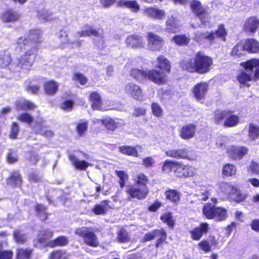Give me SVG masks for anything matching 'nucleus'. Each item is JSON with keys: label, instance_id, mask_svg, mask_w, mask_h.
I'll use <instances>...</instances> for the list:
<instances>
[{"label": "nucleus", "instance_id": "obj_1", "mask_svg": "<svg viewBox=\"0 0 259 259\" xmlns=\"http://www.w3.org/2000/svg\"><path fill=\"white\" fill-rule=\"evenodd\" d=\"M41 41V33L35 29L30 30L26 36L18 38L16 44L20 49L25 48L26 46H32L18 59V67L29 69L32 66L37 56L38 45Z\"/></svg>", "mask_w": 259, "mask_h": 259}, {"label": "nucleus", "instance_id": "obj_2", "mask_svg": "<svg viewBox=\"0 0 259 259\" xmlns=\"http://www.w3.org/2000/svg\"><path fill=\"white\" fill-rule=\"evenodd\" d=\"M213 65V58L200 51L195 53L193 58L183 59L179 62L182 70L200 75L209 72Z\"/></svg>", "mask_w": 259, "mask_h": 259}, {"label": "nucleus", "instance_id": "obj_3", "mask_svg": "<svg viewBox=\"0 0 259 259\" xmlns=\"http://www.w3.org/2000/svg\"><path fill=\"white\" fill-rule=\"evenodd\" d=\"M240 65L244 69L242 70L237 75L236 78L243 86L249 87L248 83L251 81L259 80V59L252 58L245 62L240 63Z\"/></svg>", "mask_w": 259, "mask_h": 259}, {"label": "nucleus", "instance_id": "obj_4", "mask_svg": "<svg viewBox=\"0 0 259 259\" xmlns=\"http://www.w3.org/2000/svg\"><path fill=\"white\" fill-rule=\"evenodd\" d=\"M135 185H130L125 190L128 199H136L140 200L145 199L149 194L147 184L149 183L148 176L143 172L137 174L133 179Z\"/></svg>", "mask_w": 259, "mask_h": 259}, {"label": "nucleus", "instance_id": "obj_5", "mask_svg": "<svg viewBox=\"0 0 259 259\" xmlns=\"http://www.w3.org/2000/svg\"><path fill=\"white\" fill-rule=\"evenodd\" d=\"M130 75L133 78L140 82H142L146 80H149L155 84H163L166 82L165 75L156 69L147 70L133 68L130 71Z\"/></svg>", "mask_w": 259, "mask_h": 259}, {"label": "nucleus", "instance_id": "obj_6", "mask_svg": "<svg viewBox=\"0 0 259 259\" xmlns=\"http://www.w3.org/2000/svg\"><path fill=\"white\" fill-rule=\"evenodd\" d=\"M202 212L203 217L206 219L213 220L218 222L225 221L228 217L227 209L210 202H206L203 204Z\"/></svg>", "mask_w": 259, "mask_h": 259}, {"label": "nucleus", "instance_id": "obj_7", "mask_svg": "<svg viewBox=\"0 0 259 259\" xmlns=\"http://www.w3.org/2000/svg\"><path fill=\"white\" fill-rule=\"evenodd\" d=\"M212 120L215 124L223 122L224 127H232L238 124L239 117L231 110H216L213 112Z\"/></svg>", "mask_w": 259, "mask_h": 259}, {"label": "nucleus", "instance_id": "obj_8", "mask_svg": "<svg viewBox=\"0 0 259 259\" xmlns=\"http://www.w3.org/2000/svg\"><path fill=\"white\" fill-rule=\"evenodd\" d=\"M167 233L163 228L155 229L146 233L141 242L144 243L156 239L154 246L156 248H159L167 243Z\"/></svg>", "mask_w": 259, "mask_h": 259}, {"label": "nucleus", "instance_id": "obj_9", "mask_svg": "<svg viewBox=\"0 0 259 259\" xmlns=\"http://www.w3.org/2000/svg\"><path fill=\"white\" fill-rule=\"evenodd\" d=\"M227 31L224 24H220L215 31H205L199 33L196 37L198 39H204L211 45L215 42V38H219L223 41H226Z\"/></svg>", "mask_w": 259, "mask_h": 259}, {"label": "nucleus", "instance_id": "obj_10", "mask_svg": "<svg viewBox=\"0 0 259 259\" xmlns=\"http://www.w3.org/2000/svg\"><path fill=\"white\" fill-rule=\"evenodd\" d=\"M74 233L82 238L84 243L88 246L97 247L99 245V242L95 231L91 227L77 228L75 230Z\"/></svg>", "mask_w": 259, "mask_h": 259}, {"label": "nucleus", "instance_id": "obj_11", "mask_svg": "<svg viewBox=\"0 0 259 259\" xmlns=\"http://www.w3.org/2000/svg\"><path fill=\"white\" fill-rule=\"evenodd\" d=\"M146 39L148 48L152 52H160L164 48V38L153 32H147Z\"/></svg>", "mask_w": 259, "mask_h": 259}, {"label": "nucleus", "instance_id": "obj_12", "mask_svg": "<svg viewBox=\"0 0 259 259\" xmlns=\"http://www.w3.org/2000/svg\"><path fill=\"white\" fill-rule=\"evenodd\" d=\"M190 7L192 13L199 18L201 24L205 25L209 23L211 17L207 10L203 7L200 1L192 0Z\"/></svg>", "mask_w": 259, "mask_h": 259}, {"label": "nucleus", "instance_id": "obj_13", "mask_svg": "<svg viewBox=\"0 0 259 259\" xmlns=\"http://www.w3.org/2000/svg\"><path fill=\"white\" fill-rule=\"evenodd\" d=\"M209 90V84L205 81H200L196 83L192 88L191 93L195 100L203 103L205 100L207 92Z\"/></svg>", "mask_w": 259, "mask_h": 259}, {"label": "nucleus", "instance_id": "obj_14", "mask_svg": "<svg viewBox=\"0 0 259 259\" xmlns=\"http://www.w3.org/2000/svg\"><path fill=\"white\" fill-rule=\"evenodd\" d=\"M226 152L232 160H241L248 154L249 148L245 146L232 145L227 148Z\"/></svg>", "mask_w": 259, "mask_h": 259}, {"label": "nucleus", "instance_id": "obj_15", "mask_svg": "<svg viewBox=\"0 0 259 259\" xmlns=\"http://www.w3.org/2000/svg\"><path fill=\"white\" fill-rule=\"evenodd\" d=\"M157 65L156 68L159 69L157 70L159 72H161L165 75L166 82L163 84H156L158 85H165L168 83L169 79L167 73H169L171 71V64L168 59L165 58L162 55H159L156 58Z\"/></svg>", "mask_w": 259, "mask_h": 259}, {"label": "nucleus", "instance_id": "obj_16", "mask_svg": "<svg viewBox=\"0 0 259 259\" xmlns=\"http://www.w3.org/2000/svg\"><path fill=\"white\" fill-rule=\"evenodd\" d=\"M175 170V176L178 178H186L194 176L196 174L194 168L189 165H185L182 162L178 161Z\"/></svg>", "mask_w": 259, "mask_h": 259}, {"label": "nucleus", "instance_id": "obj_17", "mask_svg": "<svg viewBox=\"0 0 259 259\" xmlns=\"http://www.w3.org/2000/svg\"><path fill=\"white\" fill-rule=\"evenodd\" d=\"M126 93L133 99L137 101H142L144 98L142 88L136 83L130 82L125 86Z\"/></svg>", "mask_w": 259, "mask_h": 259}, {"label": "nucleus", "instance_id": "obj_18", "mask_svg": "<svg viewBox=\"0 0 259 259\" xmlns=\"http://www.w3.org/2000/svg\"><path fill=\"white\" fill-rule=\"evenodd\" d=\"M126 46L132 49H140L144 47L145 42L143 36L134 33L128 35L125 40Z\"/></svg>", "mask_w": 259, "mask_h": 259}, {"label": "nucleus", "instance_id": "obj_19", "mask_svg": "<svg viewBox=\"0 0 259 259\" xmlns=\"http://www.w3.org/2000/svg\"><path fill=\"white\" fill-rule=\"evenodd\" d=\"M209 230V224L206 222L201 223L198 227H194L189 231L191 238L193 240L199 241L203 235L206 234Z\"/></svg>", "mask_w": 259, "mask_h": 259}, {"label": "nucleus", "instance_id": "obj_20", "mask_svg": "<svg viewBox=\"0 0 259 259\" xmlns=\"http://www.w3.org/2000/svg\"><path fill=\"white\" fill-rule=\"evenodd\" d=\"M218 245L219 242L214 235L210 236L209 239H203L197 244L198 248L205 253L211 251L212 247L218 248Z\"/></svg>", "mask_w": 259, "mask_h": 259}, {"label": "nucleus", "instance_id": "obj_21", "mask_svg": "<svg viewBox=\"0 0 259 259\" xmlns=\"http://www.w3.org/2000/svg\"><path fill=\"white\" fill-rule=\"evenodd\" d=\"M196 129L197 126L194 123L184 124L179 129V135L183 140H190L195 136Z\"/></svg>", "mask_w": 259, "mask_h": 259}, {"label": "nucleus", "instance_id": "obj_22", "mask_svg": "<svg viewBox=\"0 0 259 259\" xmlns=\"http://www.w3.org/2000/svg\"><path fill=\"white\" fill-rule=\"evenodd\" d=\"M23 178L18 170L13 171L7 178V184L13 188H19L22 189Z\"/></svg>", "mask_w": 259, "mask_h": 259}, {"label": "nucleus", "instance_id": "obj_23", "mask_svg": "<svg viewBox=\"0 0 259 259\" xmlns=\"http://www.w3.org/2000/svg\"><path fill=\"white\" fill-rule=\"evenodd\" d=\"M1 18L5 23L15 22L20 19V15L13 9L8 8L2 13Z\"/></svg>", "mask_w": 259, "mask_h": 259}, {"label": "nucleus", "instance_id": "obj_24", "mask_svg": "<svg viewBox=\"0 0 259 259\" xmlns=\"http://www.w3.org/2000/svg\"><path fill=\"white\" fill-rule=\"evenodd\" d=\"M144 13L149 18L158 20H162L166 16L165 12L163 10L153 7L146 8L144 10Z\"/></svg>", "mask_w": 259, "mask_h": 259}, {"label": "nucleus", "instance_id": "obj_25", "mask_svg": "<svg viewBox=\"0 0 259 259\" xmlns=\"http://www.w3.org/2000/svg\"><path fill=\"white\" fill-rule=\"evenodd\" d=\"M259 26V19L255 16L248 18L244 22L243 30L248 33L254 34Z\"/></svg>", "mask_w": 259, "mask_h": 259}, {"label": "nucleus", "instance_id": "obj_26", "mask_svg": "<svg viewBox=\"0 0 259 259\" xmlns=\"http://www.w3.org/2000/svg\"><path fill=\"white\" fill-rule=\"evenodd\" d=\"M167 156L175 159H189L188 150L186 148L171 149L165 152Z\"/></svg>", "mask_w": 259, "mask_h": 259}, {"label": "nucleus", "instance_id": "obj_27", "mask_svg": "<svg viewBox=\"0 0 259 259\" xmlns=\"http://www.w3.org/2000/svg\"><path fill=\"white\" fill-rule=\"evenodd\" d=\"M89 101L91 103V107L93 110H100L103 104L101 96L97 91L90 93Z\"/></svg>", "mask_w": 259, "mask_h": 259}, {"label": "nucleus", "instance_id": "obj_28", "mask_svg": "<svg viewBox=\"0 0 259 259\" xmlns=\"http://www.w3.org/2000/svg\"><path fill=\"white\" fill-rule=\"evenodd\" d=\"M243 45L244 49L248 53L256 54L259 53V42L254 38L246 39Z\"/></svg>", "mask_w": 259, "mask_h": 259}, {"label": "nucleus", "instance_id": "obj_29", "mask_svg": "<svg viewBox=\"0 0 259 259\" xmlns=\"http://www.w3.org/2000/svg\"><path fill=\"white\" fill-rule=\"evenodd\" d=\"M166 200L177 205L180 201L181 193L176 189H168L164 192Z\"/></svg>", "mask_w": 259, "mask_h": 259}, {"label": "nucleus", "instance_id": "obj_30", "mask_svg": "<svg viewBox=\"0 0 259 259\" xmlns=\"http://www.w3.org/2000/svg\"><path fill=\"white\" fill-rule=\"evenodd\" d=\"M247 197V194L242 193L240 190L234 187L232 188V192L228 194L229 199L237 203L244 201Z\"/></svg>", "mask_w": 259, "mask_h": 259}, {"label": "nucleus", "instance_id": "obj_31", "mask_svg": "<svg viewBox=\"0 0 259 259\" xmlns=\"http://www.w3.org/2000/svg\"><path fill=\"white\" fill-rule=\"evenodd\" d=\"M59 84L54 80H49L45 82L44 91L47 95L53 96L58 91Z\"/></svg>", "mask_w": 259, "mask_h": 259}, {"label": "nucleus", "instance_id": "obj_32", "mask_svg": "<svg viewBox=\"0 0 259 259\" xmlns=\"http://www.w3.org/2000/svg\"><path fill=\"white\" fill-rule=\"evenodd\" d=\"M54 236V232L49 229L41 231L37 237V242L43 244L45 247H48L47 244Z\"/></svg>", "mask_w": 259, "mask_h": 259}, {"label": "nucleus", "instance_id": "obj_33", "mask_svg": "<svg viewBox=\"0 0 259 259\" xmlns=\"http://www.w3.org/2000/svg\"><path fill=\"white\" fill-rule=\"evenodd\" d=\"M137 148L142 149V147L139 145L135 146L122 145L119 147V151L122 154L137 157L139 156Z\"/></svg>", "mask_w": 259, "mask_h": 259}, {"label": "nucleus", "instance_id": "obj_34", "mask_svg": "<svg viewBox=\"0 0 259 259\" xmlns=\"http://www.w3.org/2000/svg\"><path fill=\"white\" fill-rule=\"evenodd\" d=\"M165 26L168 32L175 33L180 27L179 20L175 16L171 15L167 19Z\"/></svg>", "mask_w": 259, "mask_h": 259}, {"label": "nucleus", "instance_id": "obj_35", "mask_svg": "<svg viewBox=\"0 0 259 259\" xmlns=\"http://www.w3.org/2000/svg\"><path fill=\"white\" fill-rule=\"evenodd\" d=\"M117 5L118 7L129 9L135 13L139 12L140 9V5L136 0H119L118 1Z\"/></svg>", "mask_w": 259, "mask_h": 259}, {"label": "nucleus", "instance_id": "obj_36", "mask_svg": "<svg viewBox=\"0 0 259 259\" xmlns=\"http://www.w3.org/2000/svg\"><path fill=\"white\" fill-rule=\"evenodd\" d=\"M69 243V239L67 236L61 235L57 237L54 239L50 240L47 246L50 248L62 247L66 246Z\"/></svg>", "mask_w": 259, "mask_h": 259}, {"label": "nucleus", "instance_id": "obj_37", "mask_svg": "<svg viewBox=\"0 0 259 259\" xmlns=\"http://www.w3.org/2000/svg\"><path fill=\"white\" fill-rule=\"evenodd\" d=\"M37 107V106L32 102L23 100L18 101L15 103V108L17 111L32 110Z\"/></svg>", "mask_w": 259, "mask_h": 259}, {"label": "nucleus", "instance_id": "obj_38", "mask_svg": "<svg viewBox=\"0 0 259 259\" xmlns=\"http://www.w3.org/2000/svg\"><path fill=\"white\" fill-rule=\"evenodd\" d=\"M110 201L108 200H103L99 204L94 205L92 209L93 212L96 215H104L110 208Z\"/></svg>", "mask_w": 259, "mask_h": 259}, {"label": "nucleus", "instance_id": "obj_39", "mask_svg": "<svg viewBox=\"0 0 259 259\" xmlns=\"http://www.w3.org/2000/svg\"><path fill=\"white\" fill-rule=\"evenodd\" d=\"M68 158L71 161L73 166L77 169L85 170L89 166V163L88 161L85 160H78L74 154H70Z\"/></svg>", "mask_w": 259, "mask_h": 259}, {"label": "nucleus", "instance_id": "obj_40", "mask_svg": "<svg viewBox=\"0 0 259 259\" xmlns=\"http://www.w3.org/2000/svg\"><path fill=\"white\" fill-rule=\"evenodd\" d=\"M34 210L36 215L42 222H46L48 220L49 213L47 212V207L40 203H36L34 206Z\"/></svg>", "mask_w": 259, "mask_h": 259}, {"label": "nucleus", "instance_id": "obj_41", "mask_svg": "<svg viewBox=\"0 0 259 259\" xmlns=\"http://www.w3.org/2000/svg\"><path fill=\"white\" fill-rule=\"evenodd\" d=\"M12 62L11 53L4 50L0 51V68H5L8 67Z\"/></svg>", "mask_w": 259, "mask_h": 259}, {"label": "nucleus", "instance_id": "obj_42", "mask_svg": "<svg viewBox=\"0 0 259 259\" xmlns=\"http://www.w3.org/2000/svg\"><path fill=\"white\" fill-rule=\"evenodd\" d=\"M236 171L237 168L234 164L226 163L222 166V176L223 178L234 176Z\"/></svg>", "mask_w": 259, "mask_h": 259}, {"label": "nucleus", "instance_id": "obj_43", "mask_svg": "<svg viewBox=\"0 0 259 259\" xmlns=\"http://www.w3.org/2000/svg\"><path fill=\"white\" fill-rule=\"evenodd\" d=\"M32 253V248L18 247L16 250V259H31Z\"/></svg>", "mask_w": 259, "mask_h": 259}, {"label": "nucleus", "instance_id": "obj_44", "mask_svg": "<svg viewBox=\"0 0 259 259\" xmlns=\"http://www.w3.org/2000/svg\"><path fill=\"white\" fill-rule=\"evenodd\" d=\"M171 41L178 46H187L190 42V37L186 34H178L174 36Z\"/></svg>", "mask_w": 259, "mask_h": 259}, {"label": "nucleus", "instance_id": "obj_45", "mask_svg": "<svg viewBox=\"0 0 259 259\" xmlns=\"http://www.w3.org/2000/svg\"><path fill=\"white\" fill-rule=\"evenodd\" d=\"M85 27H87L88 29L82 30L77 32L80 37L91 36L92 35L96 37L102 36V34H100L98 29L94 28L92 26L88 24L85 25Z\"/></svg>", "mask_w": 259, "mask_h": 259}, {"label": "nucleus", "instance_id": "obj_46", "mask_svg": "<svg viewBox=\"0 0 259 259\" xmlns=\"http://www.w3.org/2000/svg\"><path fill=\"white\" fill-rule=\"evenodd\" d=\"M161 222L165 224L169 229H174L176 225V221L174 219L172 213L168 211L163 213L160 217Z\"/></svg>", "mask_w": 259, "mask_h": 259}, {"label": "nucleus", "instance_id": "obj_47", "mask_svg": "<svg viewBox=\"0 0 259 259\" xmlns=\"http://www.w3.org/2000/svg\"><path fill=\"white\" fill-rule=\"evenodd\" d=\"M248 137L251 141L257 140L259 138V126L250 123L248 125Z\"/></svg>", "mask_w": 259, "mask_h": 259}, {"label": "nucleus", "instance_id": "obj_48", "mask_svg": "<svg viewBox=\"0 0 259 259\" xmlns=\"http://www.w3.org/2000/svg\"><path fill=\"white\" fill-rule=\"evenodd\" d=\"M101 123L106 127L108 132H113L119 126L118 123L112 118L102 119Z\"/></svg>", "mask_w": 259, "mask_h": 259}, {"label": "nucleus", "instance_id": "obj_49", "mask_svg": "<svg viewBox=\"0 0 259 259\" xmlns=\"http://www.w3.org/2000/svg\"><path fill=\"white\" fill-rule=\"evenodd\" d=\"M178 164V161L165 160L163 163L161 170L165 173H169L172 171L175 173V170Z\"/></svg>", "mask_w": 259, "mask_h": 259}, {"label": "nucleus", "instance_id": "obj_50", "mask_svg": "<svg viewBox=\"0 0 259 259\" xmlns=\"http://www.w3.org/2000/svg\"><path fill=\"white\" fill-rule=\"evenodd\" d=\"M116 241L120 243L128 242L131 240L130 235L128 232L124 229H120L117 232Z\"/></svg>", "mask_w": 259, "mask_h": 259}, {"label": "nucleus", "instance_id": "obj_51", "mask_svg": "<svg viewBox=\"0 0 259 259\" xmlns=\"http://www.w3.org/2000/svg\"><path fill=\"white\" fill-rule=\"evenodd\" d=\"M244 45L237 44L232 49L230 55L234 58L237 59L244 55Z\"/></svg>", "mask_w": 259, "mask_h": 259}, {"label": "nucleus", "instance_id": "obj_52", "mask_svg": "<svg viewBox=\"0 0 259 259\" xmlns=\"http://www.w3.org/2000/svg\"><path fill=\"white\" fill-rule=\"evenodd\" d=\"M115 173L116 176L119 179V180L118 181V184L120 187L121 188H124L128 180V174L125 171L122 170H115Z\"/></svg>", "mask_w": 259, "mask_h": 259}, {"label": "nucleus", "instance_id": "obj_53", "mask_svg": "<svg viewBox=\"0 0 259 259\" xmlns=\"http://www.w3.org/2000/svg\"><path fill=\"white\" fill-rule=\"evenodd\" d=\"M13 235L15 242L18 244H24L27 242V238L26 235L18 230H14Z\"/></svg>", "mask_w": 259, "mask_h": 259}, {"label": "nucleus", "instance_id": "obj_54", "mask_svg": "<svg viewBox=\"0 0 259 259\" xmlns=\"http://www.w3.org/2000/svg\"><path fill=\"white\" fill-rule=\"evenodd\" d=\"M66 252L62 250H56L51 252L48 256L49 259H66Z\"/></svg>", "mask_w": 259, "mask_h": 259}, {"label": "nucleus", "instance_id": "obj_55", "mask_svg": "<svg viewBox=\"0 0 259 259\" xmlns=\"http://www.w3.org/2000/svg\"><path fill=\"white\" fill-rule=\"evenodd\" d=\"M151 108L153 115L156 117H160L163 114V110L160 105L156 102H152Z\"/></svg>", "mask_w": 259, "mask_h": 259}, {"label": "nucleus", "instance_id": "obj_56", "mask_svg": "<svg viewBox=\"0 0 259 259\" xmlns=\"http://www.w3.org/2000/svg\"><path fill=\"white\" fill-rule=\"evenodd\" d=\"M17 119L21 122L30 124L33 121V117L27 112H23L17 116Z\"/></svg>", "mask_w": 259, "mask_h": 259}, {"label": "nucleus", "instance_id": "obj_57", "mask_svg": "<svg viewBox=\"0 0 259 259\" xmlns=\"http://www.w3.org/2000/svg\"><path fill=\"white\" fill-rule=\"evenodd\" d=\"M88 121L78 122L76 126V130L79 136H83L88 130Z\"/></svg>", "mask_w": 259, "mask_h": 259}, {"label": "nucleus", "instance_id": "obj_58", "mask_svg": "<svg viewBox=\"0 0 259 259\" xmlns=\"http://www.w3.org/2000/svg\"><path fill=\"white\" fill-rule=\"evenodd\" d=\"M73 80L79 82L80 84L82 85H84L88 81V78L80 72H75L74 74Z\"/></svg>", "mask_w": 259, "mask_h": 259}, {"label": "nucleus", "instance_id": "obj_59", "mask_svg": "<svg viewBox=\"0 0 259 259\" xmlns=\"http://www.w3.org/2000/svg\"><path fill=\"white\" fill-rule=\"evenodd\" d=\"M74 102L72 100H66L61 103L60 107L63 110L71 111L73 107Z\"/></svg>", "mask_w": 259, "mask_h": 259}, {"label": "nucleus", "instance_id": "obj_60", "mask_svg": "<svg viewBox=\"0 0 259 259\" xmlns=\"http://www.w3.org/2000/svg\"><path fill=\"white\" fill-rule=\"evenodd\" d=\"M39 84H31L30 83L25 87V91L31 94L37 95L40 90Z\"/></svg>", "mask_w": 259, "mask_h": 259}, {"label": "nucleus", "instance_id": "obj_61", "mask_svg": "<svg viewBox=\"0 0 259 259\" xmlns=\"http://www.w3.org/2000/svg\"><path fill=\"white\" fill-rule=\"evenodd\" d=\"M19 131L18 124L16 122H13L11 126V131L9 137L11 139H15L17 137Z\"/></svg>", "mask_w": 259, "mask_h": 259}, {"label": "nucleus", "instance_id": "obj_62", "mask_svg": "<svg viewBox=\"0 0 259 259\" xmlns=\"http://www.w3.org/2000/svg\"><path fill=\"white\" fill-rule=\"evenodd\" d=\"M27 179L31 183H36L41 181V177L37 172L31 171L28 174Z\"/></svg>", "mask_w": 259, "mask_h": 259}, {"label": "nucleus", "instance_id": "obj_63", "mask_svg": "<svg viewBox=\"0 0 259 259\" xmlns=\"http://www.w3.org/2000/svg\"><path fill=\"white\" fill-rule=\"evenodd\" d=\"M147 113V109L144 107H136L134 108L132 115L136 117L144 116Z\"/></svg>", "mask_w": 259, "mask_h": 259}, {"label": "nucleus", "instance_id": "obj_64", "mask_svg": "<svg viewBox=\"0 0 259 259\" xmlns=\"http://www.w3.org/2000/svg\"><path fill=\"white\" fill-rule=\"evenodd\" d=\"M248 169L252 174L259 175V164L255 161H251Z\"/></svg>", "mask_w": 259, "mask_h": 259}]
</instances>
